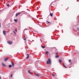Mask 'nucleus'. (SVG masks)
I'll use <instances>...</instances> for the list:
<instances>
[{"label": "nucleus", "mask_w": 79, "mask_h": 79, "mask_svg": "<svg viewBox=\"0 0 79 79\" xmlns=\"http://www.w3.org/2000/svg\"><path fill=\"white\" fill-rule=\"evenodd\" d=\"M59 63H61V60H59Z\"/></svg>", "instance_id": "10"}, {"label": "nucleus", "mask_w": 79, "mask_h": 79, "mask_svg": "<svg viewBox=\"0 0 79 79\" xmlns=\"http://www.w3.org/2000/svg\"><path fill=\"white\" fill-rule=\"evenodd\" d=\"M48 51L46 52V55H48Z\"/></svg>", "instance_id": "14"}, {"label": "nucleus", "mask_w": 79, "mask_h": 79, "mask_svg": "<svg viewBox=\"0 0 79 79\" xmlns=\"http://www.w3.org/2000/svg\"><path fill=\"white\" fill-rule=\"evenodd\" d=\"M13 76V74H11L10 76L11 77H12V76Z\"/></svg>", "instance_id": "21"}, {"label": "nucleus", "mask_w": 79, "mask_h": 79, "mask_svg": "<svg viewBox=\"0 0 79 79\" xmlns=\"http://www.w3.org/2000/svg\"><path fill=\"white\" fill-rule=\"evenodd\" d=\"M6 31H3V34L4 35H6Z\"/></svg>", "instance_id": "5"}, {"label": "nucleus", "mask_w": 79, "mask_h": 79, "mask_svg": "<svg viewBox=\"0 0 79 79\" xmlns=\"http://www.w3.org/2000/svg\"><path fill=\"white\" fill-rule=\"evenodd\" d=\"M8 44H9L10 45H11L13 43V42L12 41H8L7 42Z\"/></svg>", "instance_id": "2"}, {"label": "nucleus", "mask_w": 79, "mask_h": 79, "mask_svg": "<svg viewBox=\"0 0 79 79\" xmlns=\"http://www.w3.org/2000/svg\"><path fill=\"white\" fill-rule=\"evenodd\" d=\"M27 30V29L25 28V29H24V30Z\"/></svg>", "instance_id": "29"}, {"label": "nucleus", "mask_w": 79, "mask_h": 79, "mask_svg": "<svg viewBox=\"0 0 79 79\" xmlns=\"http://www.w3.org/2000/svg\"><path fill=\"white\" fill-rule=\"evenodd\" d=\"M28 73H29V74H32V73H31V72H30V70H29L28 71Z\"/></svg>", "instance_id": "12"}, {"label": "nucleus", "mask_w": 79, "mask_h": 79, "mask_svg": "<svg viewBox=\"0 0 79 79\" xmlns=\"http://www.w3.org/2000/svg\"><path fill=\"white\" fill-rule=\"evenodd\" d=\"M13 32L14 33V34H16V32H15V31H13Z\"/></svg>", "instance_id": "19"}, {"label": "nucleus", "mask_w": 79, "mask_h": 79, "mask_svg": "<svg viewBox=\"0 0 79 79\" xmlns=\"http://www.w3.org/2000/svg\"><path fill=\"white\" fill-rule=\"evenodd\" d=\"M26 38H24L23 40H26Z\"/></svg>", "instance_id": "28"}, {"label": "nucleus", "mask_w": 79, "mask_h": 79, "mask_svg": "<svg viewBox=\"0 0 79 79\" xmlns=\"http://www.w3.org/2000/svg\"><path fill=\"white\" fill-rule=\"evenodd\" d=\"M47 64H51V60L50 59H48V61L47 62Z\"/></svg>", "instance_id": "1"}, {"label": "nucleus", "mask_w": 79, "mask_h": 79, "mask_svg": "<svg viewBox=\"0 0 79 79\" xmlns=\"http://www.w3.org/2000/svg\"><path fill=\"white\" fill-rule=\"evenodd\" d=\"M77 29H78V30H79V28H77Z\"/></svg>", "instance_id": "30"}, {"label": "nucleus", "mask_w": 79, "mask_h": 79, "mask_svg": "<svg viewBox=\"0 0 79 79\" xmlns=\"http://www.w3.org/2000/svg\"><path fill=\"white\" fill-rule=\"evenodd\" d=\"M35 75L36 76H37V77H39V74H36V73H35Z\"/></svg>", "instance_id": "8"}, {"label": "nucleus", "mask_w": 79, "mask_h": 79, "mask_svg": "<svg viewBox=\"0 0 79 79\" xmlns=\"http://www.w3.org/2000/svg\"><path fill=\"white\" fill-rule=\"evenodd\" d=\"M29 56H27L26 58L27 59V58H29Z\"/></svg>", "instance_id": "24"}, {"label": "nucleus", "mask_w": 79, "mask_h": 79, "mask_svg": "<svg viewBox=\"0 0 79 79\" xmlns=\"http://www.w3.org/2000/svg\"><path fill=\"white\" fill-rule=\"evenodd\" d=\"M50 15L51 16H53V14H52L51 13H50Z\"/></svg>", "instance_id": "13"}, {"label": "nucleus", "mask_w": 79, "mask_h": 79, "mask_svg": "<svg viewBox=\"0 0 79 79\" xmlns=\"http://www.w3.org/2000/svg\"><path fill=\"white\" fill-rule=\"evenodd\" d=\"M63 65H64V66L65 68H66V67L65 66V65H64V63H63Z\"/></svg>", "instance_id": "17"}, {"label": "nucleus", "mask_w": 79, "mask_h": 79, "mask_svg": "<svg viewBox=\"0 0 79 79\" xmlns=\"http://www.w3.org/2000/svg\"><path fill=\"white\" fill-rule=\"evenodd\" d=\"M0 79H1V77H0Z\"/></svg>", "instance_id": "31"}, {"label": "nucleus", "mask_w": 79, "mask_h": 79, "mask_svg": "<svg viewBox=\"0 0 79 79\" xmlns=\"http://www.w3.org/2000/svg\"><path fill=\"white\" fill-rule=\"evenodd\" d=\"M27 56H29V54H27Z\"/></svg>", "instance_id": "23"}, {"label": "nucleus", "mask_w": 79, "mask_h": 79, "mask_svg": "<svg viewBox=\"0 0 79 79\" xmlns=\"http://www.w3.org/2000/svg\"><path fill=\"white\" fill-rule=\"evenodd\" d=\"M21 14V12H18L16 14L15 16H16L17 17L18 15H19Z\"/></svg>", "instance_id": "3"}, {"label": "nucleus", "mask_w": 79, "mask_h": 79, "mask_svg": "<svg viewBox=\"0 0 79 79\" xmlns=\"http://www.w3.org/2000/svg\"><path fill=\"white\" fill-rule=\"evenodd\" d=\"M9 68H11V67H12V65H9Z\"/></svg>", "instance_id": "11"}, {"label": "nucleus", "mask_w": 79, "mask_h": 79, "mask_svg": "<svg viewBox=\"0 0 79 79\" xmlns=\"http://www.w3.org/2000/svg\"><path fill=\"white\" fill-rule=\"evenodd\" d=\"M2 66L4 67L6 66V64H5L3 63V62L2 63Z\"/></svg>", "instance_id": "4"}, {"label": "nucleus", "mask_w": 79, "mask_h": 79, "mask_svg": "<svg viewBox=\"0 0 79 79\" xmlns=\"http://www.w3.org/2000/svg\"><path fill=\"white\" fill-rule=\"evenodd\" d=\"M47 23H50V22L48 21H47Z\"/></svg>", "instance_id": "22"}, {"label": "nucleus", "mask_w": 79, "mask_h": 79, "mask_svg": "<svg viewBox=\"0 0 79 79\" xmlns=\"http://www.w3.org/2000/svg\"><path fill=\"white\" fill-rule=\"evenodd\" d=\"M11 63L12 64L13 66H14V63H13V61H11Z\"/></svg>", "instance_id": "9"}, {"label": "nucleus", "mask_w": 79, "mask_h": 79, "mask_svg": "<svg viewBox=\"0 0 79 79\" xmlns=\"http://www.w3.org/2000/svg\"><path fill=\"white\" fill-rule=\"evenodd\" d=\"M14 21H15V23H17V19H14Z\"/></svg>", "instance_id": "15"}, {"label": "nucleus", "mask_w": 79, "mask_h": 79, "mask_svg": "<svg viewBox=\"0 0 79 79\" xmlns=\"http://www.w3.org/2000/svg\"><path fill=\"white\" fill-rule=\"evenodd\" d=\"M41 47H42V48H45V47H44L43 46H41Z\"/></svg>", "instance_id": "18"}, {"label": "nucleus", "mask_w": 79, "mask_h": 79, "mask_svg": "<svg viewBox=\"0 0 79 79\" xmlns=\"http://www.w3.org/2000/svg\"><path fill=\"white\" fill-rule=\"evenodd\" d=\"M15 31H16V32H17V30L15 29Z\"/></svg>", "instance_id": "26"}, {"label": "nucleus", "mask_w": 79, "mask_h": 79, "mask_svg": "<svg viewBox=\"0 0 79 79\" xmlns=\"http://www.w3.org/2000/svg\"><path fill=\"white\" fill-rule=\"evenodd\" d=\"M4 60L5 61H7V60H8V58H6L4 59Z\"/></svg>", "instance_id": "7"}, {"label": "nucleus", "mask_w": 79, "mask_h": 79, "mask_svg": "<svg viewBox=\"0 0 79 79\" xmlns=\"http://www.w3.org/2000/svg\"><path fill=\"white\" fill-rule=\"evenodd\" d=\"M7 6H9V5L8 4L7 5Z\"/></svg>", "instance_id": "25"}, {"label": "nucleus", "mask_w": 79, "mask_h": 79, "mask_svg": "<svg viewBox=\"0 0 79 79\" xmlns=\"http://www.w3.org/2000/svg\"><path fill=\"white\" fill-rule=\"evenodd\" d=\"M57 53H56V58H58L59 57V56H58V55L57 54Z\"/></svg>", "instance_id": "6"}, {"label": "nucleus", "mask_w": 79, "mask_h": 79, "mask_svg": "<svg viewBox=\"0 0 79 79\" xmlns=\"http://www.w3.org/2000/svg\"><path fill=\"white\" fill-rule=\"evenodd\" d=\"M69 62H71V60L69 59Z\"/></svg>", "instance_id": "20"}, {"label": "nucleus", "mask_w": 79, "mask_h": 79, "mask_svg": "<svg viewBox=\"0 0 79 79\" xmlns=\"http://www.w3.org/2000/svg\"><path fill=\"white\" fill-rule=\"evenodd\" d=\"M1 27V23H0V28Z\"/></svg>", "instance_id": "27"}, {"label": "nucleus", "mask_w": 79, "mask_h": 79, "mask_svg": "<svg viewBox=\"0 0 79 79\" xmlns=\"http://www.w3.org/2000/svg\"><path fill=\"white\" fill-rule=\"evenodd\" d=\"M52 76H53V77H54V76H55V75L54 74H52Z\"/></svg>", "instance_id": "16"}]
</instances>
